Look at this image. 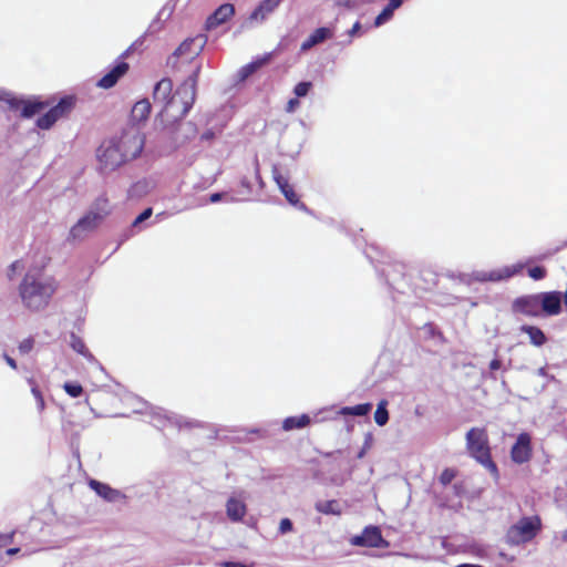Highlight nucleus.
Returning <instances> with one entry per match:
<instances>
[{"instance_id":"obj_39","label":"nucleus","mask_w":567,"mask_h":567,"mask_svg":"<svg viewBox=\"0 0 567 567\" xmlns=\"http://www.w3.org/2000/svg\"><path fill=\"white\" fill-rule=\"evenodd\" d=\"M258 68H259L258 63L247 64L240 70L239 74H240L241 79H245V78L249 76L250 74H252Z\"/></svg>"},{"instance_id":"obj_5","label":"nucleus","mask_w":567,"mask_h":567,"mask_svg":"<svg viewBox=\"0 0 567 567\" xmlns=\"http://www.w3.org/2000/svg\"><path fill=\"white\" fill-rule=\"evenodd\" d=\"M532 261H533V259L530 258L526 262L519 261V262L504 266V267H501L498 269H494L491 271H473L472 274L463 275L462 280L467 284H471L473 281L496 282V281L506 280V279H509V278L514 277L515 275L519 274L525 268V266H527Z\"/></svg>"},{"instance_id":"obj_31","label":"nucleus","mask_w":567,"mask_h":567,"mask_svg":"<svg viewBox=\"0 0 567 567\" xmlns=\"http://www.w3.org/2000/svg\"><path fill=\"white\" fill-rule=\"evenodd\" d=\"M388 401L382 400L379 402L374 412V421L379 426H383L389 421V412L386 410Z\"/></svg>"},{"instance_id":"obj_33","label":"nucleus","mask_w":567,"mask_h":567,"mask_svg":"<svg viewBox=\"0 0 567 567\" xmlns=\"http://www.w3.org/2000/svg\"><path fill=\"white\" fill-rule=\"evenodd\" d=\"M70 346L75 352H78L89 359L93 358L91 355V353L87 351L83 340L80 337H78L75 334H71Z\"/></svg>"},{"instance_id":"obj_12","label":"nucleus","mask_w":567,"mask_h":567,"mask_svg":"<svg viewBox=\"0 0 567 567\" xmlns=\"http://www.w3.org/2000/svg\"><path fill=\"white\" fill-rule=\"evenodd\" d=\"M94 214L87 213L70 229L69 238L72 240H82L99 226Z\"/></svg>"},{"instance_id":"obj_51","label":"nucleus","mask_w":567,"mask_h":567,"mask_svg":"<svg viewBox=\"0 0 567 567\" xmlns=\"http://www.w3.org/2000/svg\"><path fill=\"white\" fill-rule=\"evenodd\" d=\"M455 567H483V566L476 565V564H461Z\"/></svg>"},{"instance_id":"obj_30","label":"nucleus","mask_w":567,"mask_h":567,"mask_svg":"<svg viewBox=\"0 0 567 567\" xmlns=\"http://www.w3.org/2000/svg\"><path fill=\"white\" fill-rule=\"evenodd\" d=\"M371 409H372V404L371 403H363V404H358L355 406L342 408L339 411V414H341V415L363 416V415H367L371 411Z\"/></svg>"},{"instance_id":"obj_8","label":"nucleus","mask_w":567,"mask_h":567,"mask_svg":"<svg viewBox=\"0 0 567 567\" xmlns=\"http://www.w3.org/2000/svg\"><path fill=\"white\" fill-rule=\"evenodd\" d=\"M1 102L8 104L11 110L20 111L21 115L27 118L40 113L45 107L43 102L18 100L11 93L3 90H0V103Z\"/></svg>"},{"instance_id":"obj_35","label":"nucleus","mask_w":567,"mask_h":567,"mask_svg":"<svg viewBox=\"0 0 567 567\" xmlns=\"http://www.w3.org/2000/svg\"><path fill=\"white\" fill-rule=\"evenodd\" d=\"M311 86V82H300L295 86L293 93L297 97H303L309 93Z\"/></svg>"},{"instance_id":"obj_2","label":"nucleus","mask_w":567,"mask_h":567,"mask_svg":"<svg viewBox=\"0 0 567 567\" xmlns=\"http://www.w3.org/2000/svg\"><path fill=\"white\" fill-rule=\"evenodd\" d=\"M55 291V282L41 269L32 268L24 276L20 285L22 302L30 310H41L48 306Z\"/></svg>"},{"instance_id":"obj_3","label":"nucleus","mask_w":567,"mask_h":567,"mask_svg":"<svg viewBox=\"0 0 567 567\" xmlns=\"http://www.w3.org/2000/svg\"><path fill=\"white\" fill-rule=\"evenodd\" d=\"M125 402L134 413L148 415L150 422L156 427L164 429L169 424L177 427L192 425L184 416L168 413L162 408L152 406L137 396L130 395L125 399Z\"/></svg>"},{"instance_id":"obj_7","label":"nucleus","mask_w":567,"mask_h":567,"mask_svg":"<svg viewBox=\"0 0 567 567\" xmlns=\"http://www.w3.org/2000/svg\"><path fill=\"white\" fill-rule=\"evenodd\" d=\"M540 528L537 517H524L513 525L506 534V540L511 545H520L532 540Z\"/></svg>"},{"instance_id":"obj_10","label":"nucleus","mask_w":567,"mask_h":567,"mask_svg":"<svg viewBox=\"0 0 567 567\" xmlns=\"http://www.w3.org/2000/svg\"><path fill=\"white\" fill-rule=\"evenodd\" d=\"M118 144L126 161L133 159L141 154L144 147V136L138 132L125 133Z\"/></svg>"},{"instance_id":"obj_28","label":"nucleus","mask_w":567,"mask_h":567,"mask_svg":"<svg viewBox=\"0 0 567 567\" xmlns=\"http://www.w3.org/2000/svg\"><path fill=\"white\" fill-rule=\"evenodd\" d=\"M310 417L307 414H301L299 416H290L287 417L282 427L285 431H291L293 429H302L307 426L310 423Z\"/></svg>"},{"instance_id":"obj_37","label":"nucleus","mask_w":567,"mask_h":567,"mask_svg":"<svg viewBox=\"0 0 567 567\" xmlns=\"http://www.w3.org/2000/svg\"><path fill=\"white\" fill-rule=\"evenodd\" d=\"M528 276L534 280H542L546 277V269L539 266L529 268Z\"/></svg>"},{"instance_id":"obj_20","label":"nucleus","mask_w":567,"mask_h":567,"mask_svg":"<svg viewBox=\"0 0 567 567\" xmlns=\"http://www.w3.org/2000/svg\"><path fill=\"white\" fill-rule=\"evenodd\" d=\"M127 70L128 64L126 62L117 63L109 73L100 79L97 85L103 89L113 87L120 78H122L127 72Z\"/></svg>"},{"instance_id":"obj_50","label":"nucleus","mask_w":567,"mask_h":567,"mask_svg":"<svg viewBox=\"0 0 567 567\" xmlns=\"http://www.w3.org/2000/svg\"><path fill=\"white\" fill-rule=\"evenodd\" d=\"M226 567H248L246 566L245 564H241V563H233V561H229V563H226L225 564Z\"/></svg>"},{"instance_id":"obj_4","label":"nucleus","mask_w":567,"mask_h":567,"mask_svg":"<svg viewBox=\"0 0 567 567\" xmlns=\"http://www.w3.org/2000/svg\"><path fill=\"white\" fill-rule=\"evenodd\" d=\"M466 443L470 453L484 465L492 474L497 476V467L491 460L487 434L484 429H471L466 434Z\"/></svg>"},{"instance_id":"obj_36","label":"nucleus","mask_w":567,"mask_h":567,"mask_svg":"<svg viewBox=\"0 0 567 567\" xmlns=\"http://www.w3.org/2000/svg\"><path fill=\"white\" fill-rule=\"evenodd\" d=\"M33 347H34V339L29 337V338L23 339L19 343L18 349L21 354H28L29 352L32 351Z\"/></svg>"},{"instance_id":"obj_42","label":"nucleus","mask_w":567,"mask_h":567,"mask_svg":"<svg viewBox=\"0 0 567 567\" xmlns=\"http://www.w3.org/2000/svg\"><path fill=\"white\" fill-rule=\"evenodd\" d=\"M299 105L300 103L297 99H291L287 103L286 111L288 113H293L299 107Z\"/></svg>"},{"instance_id":"obj_1","label":"nucleus","mask_w":567,"mask_h":567,"mask_svg":"<svg viewBox=\"0 0 567 567\" xmlns=\"http://www.w3.org/2000/svg\"><path fill=\"white\" fill-rule=\"evenodd\" d=\"M197 65L187 80L172 94L173 83L168 79L161 80L154 89V101L162 105V113L167 117L177 120L184 117L195 101L196 83L199 73Z\"/></svg>"},{"instance_id":"obj_14","label":"nucleus","mask_w":567,"mask_h":567,"mask_svg":"<svg viewBox=\"0 0 567 567\" xmlns=\"http://www.w3.org/2000/svg\"><path fill=\"white\" fill-rule=\"evenodd\" d=\"M351 544L354 546L381 547L385 542L378 527L369 526L364 528L361 535L352 537Z\"/></svg>"},{"instance_id":"obj_26","label":"nucleus","mask_w":567,"mask_h":567,"mask_svg":"<svg viewBox=\"0 0 567 567\" xmlns=\"http://www.w3.org/2000/svg\"><path fill=\"white\" fill-rule=\"evenodd\" d=\"M315 508L324 515H340L342 513L341 504L336 499L330 501H318L315 504Z\"/></svg>"},{"instance_id":"obj_17","label":"nucleus","mask_w":567,"mask_h":567,"mask_svg":"<svg viewBox=\"0 0 567 567\" xmlns=\"http://www.w3.org/2000/svg\"><path fill=\"white\" fill-rule=\"evenodd\" d=\"M539 303L540 311L543 310L548 316H556L561 311V293L558 291L540 292Z\"/></svg>"},{"instance_id":"obj_29","label":"nucleus","mask_w":567,"mask_h":567,"mask_svg":"<svg viewBox=\"0 0 567 567\" xmlns=\"http://www.w3.org/2000/svg\"><path fill=\"white\" fill-rule=\"evenodd\" d=\"M151 112V103L148 100H142L134 104L132 109V117L134 121H143L147 118Z\"/></svg>"},{"instance_id":"obj_18","label":"nucleus","mask_w":567,"mask_h":567,"mask_svg":"<svg viewBox=\"0 0 567 567\" xmlns=\"http://www.w3.org/2000/svg\"><path fill=\"white\" fill-rule=\"evenodd\" d=\"M205 43L206 40L204 37L186 40L178 47L175 54L185 60L192 59L200 53Z\"/></svg>"},{"instance_id":"obj_40","label":"nucleus","mask_w":567,"mask_h":567,"mask_svg":"<svg viewBox=\"0 0 567 567\" xmlns=\"http://www.w3.org/2000/svg\"><path fill=\"white\" fill-rule=\"evenodd\" d=\"M293 528L292 522L289 518H282L279 523V533L287 534L290 533Z\"/></svg>"},{"instance_id":"obj_11","label":"nucleus","mask_w":567,"mask_h":567,"mask_svg":"<svg viewBox=\"0 0 567 567\" xmlns=\"http://www.w3.org/2000/svg\"><path fill=\"white\" fill-rule=\"evenodd\" d=\"M532 456V437L528 433H520L511 451L513 462L523 464Z\"/></svg>"},{"instance_id":"obj_46","label":"nucleus","mask_w":567,"mask_h":567,"mask_svg":"<svg viewBox=\"0 0 567 567\" xmlns=\"http://www.w3.org/2000/svg\"><path fill=\"white\" fill-rule=\"evenodd\" d=\"M221 197H223V194L215 193V194L210 195L209 200H210V203H217L221 199Z\"/></svg>"},{"instance_id":"obj_25","label":"nucleus","mask_w":567,"mask_h":567,"mask_svg":"<svg viewBox=\"0 0 567 567\" xmlns=\"http://www.w3.org/2000/svg\"><path fill=\"white\" fill-rule=\"evenodd\" d=\"M403 3V0H389L386 7L380 12V14L374 20L375 27H381L384 23L389 22L393 13L396 9H399Z\"/></svg>"},{"instance_id":"obj_43","label":"nucleus","mask_w":567,"mask_h":567,"mask_svg":"<svg viewBox=\"0 0 567 567\" xmlns=\"http://www.w3.org/2000/svg\"><path fill=\"white\" fill-rule=\"evenodd\" d=\"M172 12H173V7H172V6L166 4V6H164V7L162 8V10L159 11V13H158V18H159V19H161V18H163V17L168 18V17L172 14Z\"/></svg>"},{"instance_id":"obj_21","label":"nucleus","mask_w":567,"mask_h":567,"mask_svg":"<svg viewBox=\"0 0 567 567\" xmlns=\"http://www.w3.org/2000/svg\"><path fill=\"white\" fill-rule=\"evenodd\" d=\"M235 8L230 3L221 4L216 11L207 19L206 25L208 29L216 28L233 17Z\"/></svg>"},{"instance_id":"obj_9","label":"nucleus","mask_w":567,"mask_h":567,"mask_svg":"<svg viewBox=\"0 0 567 567\" xmlns=\"http://www.w3.org/2000/svg\"><path fill=\"white\" fill-rule=\"evenodd\" d=\"M73 107V99L64 97L44 115L38 118L37 125L42 130H49L59 118L64 116Z\"/></svg>"},{"instance_id":"obj_34","label":"nucleus","mask_w":567,"mask_h":567,"mask_svg":"<svg viewBox=\"0 0 567 567\" xmlns=\"http://www.w3.org/2000/svg\"><path fill=\"white\" fill-rule=\"evenodd\" d=\"M63 389L72 398H79L83 393V388L79 383L65 382Z\"/></svg>"},{"instance_id":"obj_6","label":"nucleus","mask_w":567,"mask_h":567,"mask_svg":"<svg viewBox=\"0 0 567 567\" xmlns=\"http://www.w3.org/2000/svg\"><path fill=\"white\" fill-rule=\"evenodd\" d=\"M99 168L103 173H109L121 166L126 158L121 145L116 141H106L97 150Z\"/></svg>"},{"instance_id":"obj_16","label":"nucleus","mask_w":567,"mask_h":567,"mask_svg":"<svg viewBox=\"0 0 567 567\" xmlns=\"http://www.w3.org/2000/svg\"><path fill=\"white\" fill-rule=\"evenodd\" d=\"M284 0H262L248 18L249 23H262L272 14Z\"/></svg>"},{"instance_id":"obj_32","label":"nucleus","mask_w":567,"mask_h":567,"mask_svg":"<svg viewBox=\"0 0 567 567\" xmlns=\"http://www.w3.org/2000/svg\"><path fill=\"white\" fill-rule=\"evenodd\" d=\"M28 384L31 388V393L37 401L38 411L41 413L45 409V402L43 395L33 378L28 379Z\"/></svg>"},{"instance_id":"obj_41","label":"nucleus","mask_w":567,"mask_h":567,"mask_svg":"<svg viewBox=\"0 0 567 567\" xmlns=\"http://www.w3.org/2000/svg\"><path fill=\"white\" fill-rule=\"evenodd\" d=\"M152 208H146L142 214H140L134 223H133V226L136 227L137 225H140L141 223L145 221L146 219H148L151 216H152Z\"/></svg>"},{"instance_id":"obj_13","label":"nucleus","mask_w":567,"mask_h":567,"mask_svg":"<svg viewBox=\"0 0 567 567\" xmlns=\"http://www.w3.org/2000/svg\"><path fill=\"white\" fill-rule=\"evenodd\" d=\"M513 311L529 317H537L540 313L539 295H529L517 298L513 302Z\"/></svg>"},{"instance_id":"obj_23","label":"nucleus","mask_w":567,"mask_h":567,"mask_svg":"<svg viewBox=\"0 0 567 567\" xmlns=\"http://www.w3.org/2000/svg\"><path fill=\"white\" fill-rule=\"evenodd\" d=\"M272 174L275 182L277 183L279 189L281 190L286 199L291 205H297L299 203L298 196L295 193L292 186L289 184L288 179L280 175L277 168H274Z\"/></svg>"},{"instance_id":"obj_27","label":"nucleus","mask_w":567,"mask_h":567,"mask_svg":"<svg viewBox=\"0 0 567 567\" xmlns=\"http://www.w3.org/2000/svg\"><path fill=\"white\" fill-rule=\"evenodd\" d=\"M111 205L109 203V199L106 197H99L92 209L89 212L90 214H94V216L97 218V221L101 223L107 215L111 214Z\"/></svg>"},{"instance_id":"obj_15","label":"nucleus","mask_w":567,"mask_h":567,"mask_svg":"<svg viewBox=\"0 0 567 567\" xmlns=\"http://www.w3.org/2000/svg\"><path fill=\"white\" fill-rule=\"evenodd\" d=\"M336 32L334 24H330L327 27H321L316 29L313 32L309 34V37L301 43L300 50L302 52L309 51L311 48L323 43L327 40L333 38Z\"/></svg>"},{"instance_id":"obj_49","label":"nucleus","mask_w":567,"mask_h":567,"mask_svg":"<svg viewBox=\"0 0 567 567\" xmlns=\"http://www.w3.org/2000/svg\"><path fill=\"white\" fill-rule=\"evenodd\" d=\"M214 137V133L212 131H207L202 135V138L205 141H209Z\"/></svg>"},{"instance_id":"obj_24","label":"nucleus","mask_w":567,"mask_h":567,"mask_svg":"<svg viewBox=\"0 0 567 567\" xmlns=\"http://www.w3.org/2000/svg\"><path fill=\"white\" fill-rule=\"evenodd\" d=\"M519 330L528 336L529 342L535 347H542L547 342V337L538 327L524 324Z\"/></svg>"},{"instance_id":"obj_19","label":"nucleus","mask_w":567,"mask_h":567,"mask_svg":"<svg viewBox=\"0 0 567 567\" xmlns=\"http://www.w3.org/2000/svg\"><path fill=\"white\" fill-rule=\"evenodd\" d=\"M247 513L245 499L240 495H231L226 502V514L231 522H240Z\"/></svg>"},{"instance_id":"obj_22","label":"nucleus","mask_w":567,"mask_h":567,"mask_svg":"<svg viewBox=\"0 0 567 567\" xmlns=\"http://www.w3.org/2000/svg\"><path fill=\"white\" fill-rule=\"evenodd\" d=\"M90 487L103 499L107 502H116L123 497L120 491L112 488L107 484L95 480L89 482Z\"/></svg>"},{"instance_id":"obj_48","label":"nucleus","mask_w":567,"mask_h":567,"mask_svg":"<svg viewBox=\"0 0 567 567\" xmlns=\"http://www.w3.org/2000/svg\"><path fill=\"white\" fill-rule=\"evenodd\" d=\"M491 370H498L501 368V361L495 359L489 363Z\"/></svg>"},{"instance_id":"obj_38","label":"nucleus","mask_w":567,"mask_h":567,"mask_svg":"<svg viewBox=\"0 0 567 567\" xmlns=\"http://www.w3.org/2000/svg\"><path fill=\"white\" fill-rule=\"evenodd\" d=\"M455 477V472L454 470H451V468H446L442 472V474L440 475V482L443 484V485H447L450 484Z\"/></svg>"},{"instance_id":"obj_47","label":"nucleus","mask_w":567,"mask_h":567,"mask_svg":"<svg viewBox=\"0 0 567 567\" xmlns=\"http://www.w3.org/2000/svg\"><path fill=\"white\" fill-rule=\"evenodd\" d=\"M4 360L12 369H17V363L11 357L4 354Z\"/></svg>"},{"instance_id":"obj_45","label":"nucleus","mask_w":567,"mask_h":567,"mask_svg":"<svg viewBox=\"0 0 567 567\" xmlns=\"http://www.w3.org/2000/svg\"><path fill=\"white\" fill-rule=\"evenodd\" d=\"M340 4L349 8V9H355L358 7L357 0H343L340 2Z\"/></svg>"},{"instance_id":"obj_52","label":"nucleus","mask_w":567,"mask_h":567,"mask_svg":"<svg viewBox=\"0 0 567 567\" xmlns=\"http://www.w3.org/2000/svg\"><path fill=\"white\" fill-rule=\"evenodd\" d=\"M18 551H19V548H10V549L7 550V554L8 555H14Z\"/></svg>"},{"instance_id":"obj_44","label":"nucleus","mask_w":567,"mask_h":567,"mask_svg":"<svg viewBox=\"0 0 567 567\" xmlns=\"http://www.w3.org/2000/svg\"><path fill=\"white\" fill-rule=\"evenodd\" d=\"M361 30V23L359 21H357L352 28L348 31V34L349 37H354L359 33V31Z\"/></svg>"}]
</instances>
